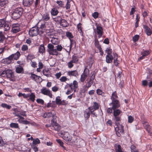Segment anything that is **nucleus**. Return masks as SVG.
I'll use <instances>...</instances> for the list:
<instances>
[{
	"label": "nucleus",
	"mask_w": 152,
	"mask_h": 152,
	"mask_svg": "<svg viewBox=\"0 0 152 152\" xmlns=\"http://www.w3.org/2000/svg\"><path fill=\"white\" fill-rule=\"evenodd\" d=\"M56 46V49H54L53 45L51 44L48 45V51L50 55L57 56L58 54V52L61 51L62 49V47L60 45H57Z\"/></svg>",
	"instance_id": "nucleus-1"
},
{
	"label": "nucleus",
	"mask_w": 152,
	"mask_h": 152,
	"mask_svg": "<svg viewBox=\"0 0 152 152\" xmlns=\"http://www.w3.org/2000/svg\"><path fill=\"white\" fill-rule=\"evenodd\" d=\"M23 9L22 7L16 8L12 14V17L15 20L19 18L23 12Z\"/></svg>",
	"instance_id": "nucleus-2"
},
{
	"label": "nucleus",
	"mask_w": 152,
	"mask_h": 152,
	"mask_svg": "<svg viewBox=\"0 0 152 152\" xmlns=\"http://www.w3.org/2000/svg\"><path fill=\"white\" fill-rule=\"evenodd\" d=\"M0 28L3 29L4 31H9L10 28V25L9 22L4 20H0Z\"/></svg>",
	"instance_id": "nucleus-3"
},
{
	"label": "nucleus",
	"mask_w": 152,
	"mask_h": 152,
	"mask_svg": "<svg viewBox=\"0 0 152 152\" xmlns=\"http://www.w3.org/2000/svg\"><path fill=\"white\" fill-rule=\"evenodd\" d=\"M115 130L116 132L117 135L120 137L121 135L120 134H123L124 130L123 126L122 125L120 124H115L114 126Z\"/></svg>",
	"instance_id": "nucleus-4"
},
{
	"label": "nucleus",
	"mask_w": 152,
	"mask_h": 152,
	"mask_svg": "<svg viewBox=\"0 0 152 152\" xmlns=\"http://www.w3.org/2000/svg\"><path fill=\"white\" fill-rule=\"evenodd\" d=\"M49 28L48 27L46 23H44L42 24L40 26V27L38 28L39 34H42L45 32L47 33V30H48Z\"/></svg>",
	"instance_id": "nucleus-5"
},
{
	"label": "nucleus",
	"mask_w": 152,
	"mask_h": 152,
	"mask_svg": "<svg viewBox=\"0 0 152 152\" xmlns=\"http://www.w3.org/2000/svg\"><path fill=\"white\" fill-rule=\"evenodd\" d=\"M39 33L38 28L37 27L32 28L29 31V34L30 36L31 37L36 36Z\"/></svg>",
	"instance_id": "nucleus-6"
},
{
	"label": "nucleus",
	"mask_w": 152,
	"mask_h": 152,
	"mask_svg": "<svg viewBox=\"0 0 152 152\" xmlns=\"http://www.w3.org/2000/svg\"><path fill=\"white\" fill-rule=\"evenodd\" d=\"M67 85L69 86L71 90H74V92H75L76 91V89L78 87V83L77 81L74 80L72 83H67V85L65 87V89L66 88Z\"/></svg>",
	"instance_id": "nucleus-7"
},
{
	"label": "nucleus",
	"mask_w": 152,
	"mask_h": 152,
	"mask_svg": "<svg viewBox=\"0 0 152 152\" xmlns=\"http://www.w3.org/2000/svg\"><path fill=\"white\" fill-rule=\"evenodd\" d=\"M41 92L43 94L49 96L50 98L52 97L51 91L49 89L43 87L41 90Z\"/></svg>",
	"instance_id": "nucleus-8"
},
{
	"label": "nucleus",
	"mask_w": 152,
	"mask_h": 152,
	"mask_svg": "<svg viewBox=\"0 0 152 152\" xmlns=\"http://www.w3.org/2000/svg\"><path fill=\"white\" fill-rule=\"evenodd\" d=\"M109 105L110 106H112L113 110L118 108L120 106L119 101L118 100L112 101L110 103Z\"/></svg>",
	"instance_id": "nucleus-9"
},
{
	"label": "nucleus",
	"mask_w": 152,
	"mask_h": 152,
	"mask_svg": "<svg viewBox=\"0 0 152 152\" xmlns=\"http://www.w3.org/2000/svg\"><path fill=\"white\" fill-rule=\"evenodd\" d=\"M56 119H53L51 121V124L53 126V129L56 131L59 130L61 128V126L56 123Z\"/></svg>",
	"instance_id": "nucleus-10"
},
{
	"label": "nucleus",
	"mask_w": 152,
	"mask_h": 152,
	"mask_svg": "<svg viewBox=\"0 0 152 152\" xmlns=\"http://www.w3.org/2000/svg\"><path fill=\"white\" fill-rule=\"evenodd\" d=\"M6 76L9 78L10 81H15L14 75L13 72L12 70L10 69L7 70Z\"/></svg>",
	"instance_id": "nucleus-11"
},
{
	"label": "nucleus",
	"mask_w": 152,
	"mask_h": 152,
	"mask_svg": "<svg viewBox=\"0 0 152 152\" xmlns=\"http://www.w3.org/2000/svg\"><path fill=\"white\" fill-rule=\"evenodd\" d=\"M89 74V70L87 68L85 69L83 73L81 75L80 79V81L82 82H83L87 77Z\"/></svg>",
	"instance_id": "nucleus-12"
},
{
	"label": "nucleus",
	"mask_w": 152,
	"mask_h": 152,
	"mask_svg": "<svg viewBox=\"0 0 152 152\" xmlns=\"http://www.w3.org/2000/svg\"><path fill=\"white\" fill-rule=\"evenodd\" d=\"M95 75L93 73L91 76L90 79L89 81H88L87 83L85 85V88H86L87 90L89 88H90L93 83L94 80L95 78Z\"/></svg>",
	"instance_id": "nucleus-13"
},
{
	"label": "nucleus",
	"mask_w": 152,
	"mask_h": 152,
	"mask_svg": "<svg viewBox=\"0 0 152 152\" xmlns=\"http://www.w3.org/2000/svg\"><path fill=\"white\" fill-rule=\"evenodd\" d=\"M63 135L62 137L64 140L66 141H70L72 140V137L67 132H64L61 133Z\"/></svg>",
	"instance_id": "nucleus-14"
},
{
	"label": "nucleus",
	"mask_w": 152,
	"mask_h": 152,
	"mask_svg": "<svg viewBox=\"0 0 152 152\" xmlns=\"http://www.w3.org/2000/svg\"><path fill=\"white\" fill-rule=\"evenodd\" d=\"M19 25L18 24H14L12 25L11 31L13 33H16L20 31Z\"/></svg>",
	"instance_id": "nucleus-15"
},
{
	"label": "nucleus",
	"mask_w": 152,
	"mask_h": 152,
	"mask_svg": "<svg viewBox=\"0 0 152 152\" xmlns=\"http://www.w3.org/2000/svg\"><path fill=\"white\" fill-rule=\"evenodd\" d=\"M52 117L53 119L55 120L56 119V116L55 113H53L52 112L46 113L44 114L43 117L44 118H49L51 117Z\"/></svg>",
	"instance_id": "nucleus-16"
},
{
	"label": "nucleus",
	"mask_w": 152,
	"mask_h": 152,
	"mask_svg": "<svg viewBox=\"0 0 152 152\" xmlns=\"http://www.w3.org/2000/svg\"><path fill=\"white\" fill-rule=\"evenodd\" d=\"M96 32L98 35V38H100L102 36L103 33L102 27L100 26H96Z\"/></svg>",
	"instance_id": "nucleus-17"
},
{
	"label": "nucleus",
	"mask_w": 152,
	"mask_h": 152,
	"mask_svg": "<svg viewBox=\"0 0 152 152\" xmlns=\"http://www.w3.org/2000/svg\"><path fill=\"white\" fill-rule=\"evenodd\" d=\"M33 0H23V4L25 7H30L32 5Z\"/></svg>",
	"instance_id": "nucleus-18"
},
{
	"label": "nucleus",
	"mask_w": 152,
	"mask_h": 152,
	"mask_svg": "<svg viewBox=\"0 0 152 152\" xmlns=\"http://www.w3.org/2000/svg\"><path fill=\"white\" fill-rule=\"evenodd\" d=\"M91 110L89 107L87 109H86L84 111V115L85 118L88 119L89 118L91 112Z\"/></svg>",
	"instance_id": "nucleus-19"
},
{
	"label": "nucleus",
	"mask_w": 152,
	"mask_h": 152,
	"mask_svg": "<svg viewBox=\"0 0 152 152\" xmlns=\"http://www.w3.org/2000/svg\"><path fill=\"white\" fill-rule=\"evenodd\" d=\"M143 27L145 29V31L148 36H150L152 34V31L150 28L147 26L143 25Z\"/></svg>",
	"instance_id": "nucleus-20"
},
{
	"label": "nucleus",
	"mask_w": 152,
	"mask_h": 152,
	"mask_svg": "<svg viewBox=\"0 0 152 152\" xmlns=\"http://www.w3.org/2000/svg\"><path fill=\"white\" fill-rule=\"evenodd\" d=\"M143 126L148 133L151 134L152 133V130L147 122H145L143 124Z\"/></svg>",
	"instance_id": "nucleus-21"
},
{
	"label": "nucleus",
	"mask_w": 152,
	"mask_h": 152,
	"mask_svg": "<svg viewBox=\"0 0 152 152\" xmlns=\"http://www.w3.org/2000/svg\"><path fill=\"white\" fill-rule=\"evenodd\" d=\"M67 75L70 76L77 77L78 76V72L76 70L69 71L67 72Z\"/></svg>",
	"instance_id": "nucleus-22"
},
{
	"label": "nucleus",
	"mask_w": 152,
	"mask_h": 152,
	"mask_svg": "<svg viewBox=\"0 0 152 152\" xmlns=\"http://www.w3.org/2000/svg\"><path fill=\"white\" fill-rule=\"evenodd\" d=\"M43 75L48 77H51L50 72L48 69H45L43 70Z\"/></svg>",
	"instance_id": "nucleus-23"
},
{
	"label": "nucleus",
	"mask_w": 152,
	"mask_h": 152,
	"mask_svg": "<svg viewBox=\"0 0 152 152\" xmlns=\"http://www.w3.org/2000/svg\"><path fill=\"white\" fill-rule=\"evenodd\" d=\"M50 19V17L48 13H46L43 14L42 16V20L44 21H47Z\"/></svg>",
	"instance_id": "nucleus-24"
},
{
	"label": "nucleus",
	"mask_w": 152,
	"mask_h": 152,
	"mask_svg": "<svg viewBox=\"0 0 152 152\" xmlns=\"http://www.w3.org/2000/svg\"><path fill=\"white\" fill-rule=\"evenodd\" d=\"M106 62L108 63H110L112 62L113 58L112 55H107L106 57Z\"/></svg>",
	"instance_id": "nucleus-25"
},
{
	"label": "nucleus",
	"mask_w": 152,
	"mask_h": 152,
	"mask_svg": "<svg viewBox=\"0 0 152 152\" xmlns=\"http://www.w3.org/2000/svg\"><path fill=\"white\" fill-rule=\"evenodd\" d=\"M20 53L19 51H17L16 53L12 54L11 55L12 59L15 60H17L20 56Z\"/></svg>",
	"instance_id": "nucleus-26"
},
{
	"label": "nucleus",
	"mask_w": 152,
	"mask_h": 152,
	"mask_svg": "<svg viewBox=\"0 0 152 152\" xmlns=\"http://www.w3.org/2000/svg\"><path fill=\"white\" fill-rule=\"evenodd\" d=\"M39 52L41 54H43L45 52V48L43 45H41L39 46Z\"/></svg>",
	"instance_id": "nucleus-27"
},
{
	"label": "nucleus",
	"mask_w": 152,
	"mask_h": 152,
	"mask_svg": "<svg viewBox=\"0 0 152 152\" xmlns=\"http://www.w3.org/2000/svg\"><path fill=\"white\" fill-rule=\"evenodd\" d=\"M118 98V96L116 91H115L113 92L110 97L112 101L115 100H118L117 99Z\"/></svg>",
	"instance_id": "nucleus-28"
},
{
	"label": "nucleus",
	"mask_w": 152,
	"mask_h": 152,
	"mask_svg": "<svg viewBox=\"0 0 152 152\" xmlns=\"http://www.w3.org/2000/svg\"><path fill=\"white\" fill-rule=\"evenodd\" d=\"M99 105L97 103L95 102H94V104L92 106L90 107H89V108L91 110V109H94V110H95L99 109Z\"/></svg>",
	"instance_id": "nucleus-29"
},
{
	"label": "nucleus",
	"mask_w": 152,
	"mask_h": 152,
	"mask_svg": "<svg viewBox=\"0 0 152 152\" xmlns=\"http://www.w3.org/2000/svg\"><path fill=\"white\" fill-rule=\"evenodd\" d=\"M60 25L64 27H67L69 25L67 21L64 19H62L60 23Z\"/></svg>",
	"instance_id": "nucleus-30"
},
{
	"label": "nucleus",
	"mask_w": 152,
	"mask_h": 152,
	"mask_svg": "<svg viewBox=\"0 0 152 152\" xmlns=\"http://www.w3.org/2000/svg\"><path fill=\"white\" fill-rule=\"evenodd\" d=\"M13 59L10 55L9 57L6 58L4 59V61L7 64H10L11 63Z\"/></svg>",
	"instance_id": "nucleus-31"
},
{
	"label": "nucleus",
	"mask_w": 152,
	"mask_h": 152,
	"mask_svg": "<svg viewBox=\"0 0 152 152\" xmlns=\"http://www.w3.org/2000/svg\"><path fill=\"white\" fill-rule=\"evenodd\" d=\"M113 110V114L114 116H120V114L121 113V111L119 109H114Z\"/></svg>",
	"instance_id": "nucleus-32"
},
{
	"label": "nucleus",
	"mask_w": 152,
	"mask_h": 152,
	"mask_svg": "<svg viewBox=\"0 0 152 152\" xmlns=\"http://www.w3.org/2000/svg\"><path fill=\"white\" fill-rule=\"evenodd\" d=\"M58 12V10L55 8H53L52 9L51 12V15L53 16H56L57 15Z\"/></svg>",
	"instance_id": "nucleus-33"
},
{
	"label": "nucleus",
	"mask_w": 152,
	"mask_h": 152,
	"mask_svg": "<svg viewBox=\"0 0 152 152\" xmlns=\"http://www.w3.org/2000/svg\"><path fill=\"white\" fill-rule=\"evenodd\" d=\"M114 120L115 121V124H120L119 122L121 121V117L120 116H114Z\"/></svg>",
	"instance_id": "nucleus-34"
},
{
	"label": "nucleus",
	"mask_w": 152,
	"mask_h": 152,
	"mask_svg": "<svg viewBox=\"0 0 152 152\" xmlns=\"http://www.w3.org/2000/svg\"><path fill=\"white\" fill-rule=\"evenodd\" d=\"M5 39L4 33L1 31L0 32V43L2 42Z\"/></svg>",
	"instance_id": "nucleus-35"
},
{
	"label": "nucleus",
	"mask_w": 152,
	"mask_h": 152,
	"mask_svg": "<svg viewBox=\"0 0 152 152\" xmlns=\"http://www.w3.org/2000/svg\"><path fill=\"white\" fill-rule=\"evenodd\" d=\"M29 99L32 102H34L35 100L36 96L33 93H31L30 94H29Z\"/></svg>",
	"instance_id": "nucleus-36"
},
{
	"label": "nucleus",
	"mask_w": 152,
	"mask_h": 152,
	"mask_svg": "<svg viewBox=\"0 0 152 152\" xmlns=\"http://www.w3.org/2000/svg\"><path fill=\"white\" fill-rule=\"evenodd\" d=\"M51 41L52 43L54 45H57L59 43V42L58 39L52 38Z\"/></svg>",
	"instance_id": "nucleus-37"
},
{
	"label": "nucleus",
	"mask_w": 152,
	"mask_h": 152,
	"mask_svg": "<svg viewBox=\"0 0 152 152\" xmlns=\"http://www.w3.org/2000/svg\"><path fill=\"white\" fill-rule=\"evenodd\" d=\"M7 0H0V6L3 7L8 4Z\"/></svg>",
	"instance_id": "nucleus-38"
},
{
	"label": "nucleus",
	"mask_w": 152,
	"mask_h": 152,
	"mask_svg": "<svg viewBox=\"0 0 152 152\" xmlns=\"http://www.w3.org/2000/svg\"><path fill=\"white\" fill-rule=\"evenodd\" d=\"M10 127L15 128H18V124L17 123H12L10 124Z\"/></svg>",
	"instance_id": "nucleus-39"
},
{
	"label": "nucleus",
	"mask_w": 152,
	"mask_h": 152,
	"mask_svg": "<svg viewBox=\"0 0 152 152\" xmlns=\"http://www.w3.org/2000/svg\"><path fill=\"white\" fill-rule=\"evenodd\" d=\"M30 77L34 80H36L37 79H39V77L34 74L31 73Z\"/></svg>",
	"instance_id": "nucleus-40"
},
{
	"label": "nucleus",
	"mask_w": 152,
	"mask_h": 152,
	"mask_svg": "<svg viewBox=\"0 0 152 152\" xmlns=\"http://www.w3.org/2000/svg\"><path fill=\"white\" fill-rule=\"evenodd\" d=\"M23 70V68L20 66L17 67L16 69V72L18 73H21Z\"/></svg>",
	"instance_id": "nucleus-41"
},
{
	"label": "nucleus",
	"mask_w": 152,
	"mask_h": 152,
	"mask_svg": "<svg viewBox=\"0 0 152 152\" xmlns=\"http://www.w3.org/2000/svg\"><path fill=\"white\" fill-rule=\"evenodd\" d=\"M115 149L116 152H124L121 149L120 145H118L116 146Z\"/></svg>",
	"instance_id": "nucleus-42"
},
{
	"label": "nucleus",
	"mask_w": 152,
	"mask_h": 152,
	"mask_svg": "<svg viewBox=\"0 0 152 152\" xmlns=\"http://www.w3.org/2000/svg\"><path fill=\"white\" fill-rule=\"evenodd\" d=\"M56 102L57 104L61 105V104L62 102L59 96H57L56 98Z\"/></svg>",
	"instance_id": "nucleus-43"
},
{
	"label": "nucleus",
	"mask_w": 152,
	"mask_h": 152,
	"mask_svg": "<svg viewBox=\"0 0 152 152\" xmlns=\"http://www.w3.org/2000/svg\"><path fill=\"white\" fill-rule=\"evenodd\" d=\"M1 106L3 108H6L8 109H10L11 107L10 105H8L6 103H2L1 104Z\"/></svg>",
	"instance_id": "nucleus-44"
},
{
	"label": "nucleus",
	"mask_w": 152,
	"mask_h": 152,
	"mask_svg": "<svg viewBox=\"0 0 152 152\" xmlns=\"http://www.w3.org/2000/svg\"><path fill=\"white\" fill-rule=\"evenodd\" d=\"M35 58L34 55L30 54H29L27 57V59L28 60H31Z\"/></svg>",
	"instance_id": "nucleus-45"
},
{
	"label": "nucleus",
	"mask_w": 152,
	"mask_h": 152,
	"mask_svg": "<svg viewBox=\"0 0 152 152\" xmlns=\"http://www.w3.org/2000/svg\"><path fill=\"white\" fill-rule=\"evenodd\" d=\"M96 93L99 95H101L104 96V93L102 92V91L100 89H98L96 90Z\"/></svg>",
	"instance_id": "nucleus-46"
},
{
	"label": "nucleus",
	"mask_w": 152,
	"mask_h": 152,
	"mask_svg": "<svg viewBox=\"0 0 152 152\" xmlns=\"http://www.w3.org/2000/svg\"><path fill=\"white\" fill-rule=\"evenodd\" d=\"M131 152H138V151L137 149H136L135 146L134 145H132L131 147Z\"/></svg>",
	"instance_id": "nucleus-47"
},
{
	"label": "nucleus",
	"mask_w": 152,
	"mask_h": 152,
	"mask_svg": "<svg viewBox=\"0 0 152 152\" xmlns=\"http://www.w3.org/2000/svg\"><path fill=\"white\" fill-rule=\"evenodd\" d=\"M28 49V47L26 45H23L21 48V50L23 51H26Z\"/></svg>",
	"instance_id": "nucleus-48"
},
{
	"label": "nucleus",
	"mask_w": 152,
	"mask_h": 152,
	"mask_svg": "<svg viewBox=\"0 0 152 152\" xmlns=\"http://www.w3.org/2000/svg\"><path fill=\"white\" fill-rule=\"evenodd\" d=\"M107 53V55H112V50L110 48H107L105 50Z\"/></svg>",
	"instance_id": "nucleus-49"
},
{
	"label": "nucleus",
	"mask_w": 152,
	"mask_h": 152,
	"mask_svg": "<svg viewBox=\"0 0 152 152\" xmlns=\"http://www.w3.org/2000/svg\"><path fill=\"white\" fill-rule=\"evenodd\" d=\"M78 61V59L77 57L75 55L72 56V59L71 61L74 63H77Z\"/></svg>",
	"instance_id": "nucleus-50"
},
{
	"label": "nucleus",
	"mask_w": 152,
	"mask_h": 152,
	"mask_svg": "<svg viewBox=\"0 0 152 152\" xmlns=\"http://www.w3.org/2000/svg\"><path fill=\"white\" fill-rule=\"evenodd\" d=\"M134 120V118L131 115L128 116V122L129 123H132Z\"/></svg>",
	"instance_id": "nucleus-51"
},
{
	"label": "nucleus",
	"mask_w": 152,
	"mask_h": 152,
	"mask_svg": "<svg viewBox=\"0 0 152 152\" xmlns=\"http://www.w3.org/2000/svg\"><path fill=\"white\" fill-rule=\"evenodd\" d=\"M139 36L138 35H135L133 38V40L134 42L137 41L139 39Z\"/></svg>",
	"instance_id": "nucleus-52"
},
{
	"label": "nucleus",
	"mask_w": 152,
	"mask_h": 152,
	"mask_svg": "<svg viewBox=\"0 0 152 152\" xmlns=\"http://www.w3.org/2000/svg\"><path fill=\"white\" fill-rule=\"evenodd\" d=\"M62 19L61 17L60 16H57L56 18H55V21L56 22L60 23Z\"/></svg>",
	"instance_id": "nucleus-53"
},
{
	"label": "nucleus",
	"mask_w": 152,
	"mask_h": 152,
	"mask_svg": "<svg viewBox=\"0 0 152 152\" xmlns=\"http://www.w3.org/2000/svg\"><path fill=\"white\" fill-rule=\"evenodd\" d=\"M68 79L65 76H62L60 79V81L61 82H65Z\"/></svg>",
	"instance_id": "nucleus-54"
},
{
	"label": "nucleus",
	"mask_w": 152,
	"mask_h": 152,
	"mask_svg": "<svg viewBox=\"0 0 152 152\" xmlns=\"http://www.w3.org/2000/svg\"><path fill=\"white\" fill-rule=\"evenodd\" d=\"M66 36L67 37H68L69 39L73 38V36L72 35V33L69 32H66Z\"/></svg>",
	"instance_id": "nucleus-55"
},
{
	"label": "nucleus",
	"mask_w": 152,
	"mask_h": 152,
	"mask_svg": "<svg viewBox=\"0 0 152 152\" xmlns=\"http://www.w3.org/2000/svg\"><path fill=\"white\" fill-rule=\"evenodd\" d=\"M40 140L39 139L37 138L35 139H34L33 140V144L36 145L39 144L40 143Z\"/></svg>",
	"instance_id": "nucleus-56"
},
{
	"label": "nucleus",
	"mask_w": 152,
	"mask_h": 152,
	"mask_svg": "<svg viewBox=\"0 0 152 152\" xmlns=\"http://www.w3.org/2000/svg\"><path fill=\"white\" fill-rule=\"evenodd\" d=\"M70 7V1L67 0V2L65 6V8L66 10L69 9Z\"/></svg>",
	"instance_id": "nucleus-57"
},
{
	"label": "nucleus",
	"mask_w": 152,
	"mask_h": 152,
	"mask_svg": "<svg viewBox=\"0 0 152 152\" xmlns=\"http://www.w3.org/2000/svg\"><path fill=\"white\" fill-rule=\"evenodd\" d=\"M150 53V52L148 50H145L142 52L141 55H143L145 56H148Z\"/></svg>",
	"instance_id": "nucleus-58"
},
{
	"label": "nucleus",
	"mask_w": 152,
	"mask_h": 152,
	"mask_svg": "<svg viewBox=\"0 0 152 152\" xmlns=\"http://www.w3.org/2000/svg\"><path fill=\"white\" fill-rule=\"evenodd\" d=\"M37 103L43 104L44 103V101L43 100L40 99H37Z\"/></svg>",
	"instance_id": "nucleus-59"
},
{
	"label": "nucleus",
	"mask_w": 152,
	"mask_h": 152,
	"mask_svg": "<svg viewBox=\"0 0 152 152\" xmlns=\"http://www.w3.org/2000/svg\"><path fill=\"white\" fill-rule=\"evenodd\" d=\"M56 141L58 143H59L60 145L62 147H63L64 149L65 147L63 146V143L60 139H57Z\"/></svg>",
	"instance_id": "nucleus-60"
},
{
	"label": "nucleus",
	"mask_w": 152,
	"mask_h": 152,
	"mask_svg": "<svg viewBox=\"0 0 152 152\" xmlns=\"http://www.w3.org/2000/svg\"><path fill=\"white\" fill-rule=\"evenodd\" d=\"M91 114L92 115L93 117H96L97 116V115L96 113L94 112L95 110H94V109H93V108H92V109H91Z\"/></svg>",
	"instance_id": "nucleus-61"
},
{
	"label": "nucleus",
	"mask_w": 152,
	"mask_h": 152,
	"mask_svg": "<svg viewBox=\"0 0 152 152\" xmlns=\"http://www.w3.org/2000/svg\"><path fill=\"white\" fill-rule=\"evenodd\" d=\"M92 16L95 19L97 18L99 15V13L97 12H95L92 14Z\"/></svg>",
	"instance_id": "nucleus-62"
},
{
	"label": "nucleus",
	"mask_w": 152,
	"mask_h": 152,
	"mask_svg": "<svg viewBox=\"0 0 152 152\" xmlns=\"http://www.w3.org/2000/svg\"><path fill=\"white\" fill-rule=\"evenodd\" d=\"M24 119L23 117L20 116L18 120V121L20 123H23L24 120Z\"/></svg>",
	"instance_id": "nucleus-63"
},
{
	"label": "nucleus",
	"mask_w": 152,
	"mask_h": 152,
	"mask_svg": "<svg viewBox=\"0 0 152 152\" xmlns=\"http://www.w3.org/2000/svg\"><path fill=\"white\" fill-rule=\"evenodd\" d=\"M7 70L3 71L0 74V75L2 77H4L6 76Z\"/></svg>",
	"instance_id": "nucleus-64"
}]
</instances>
